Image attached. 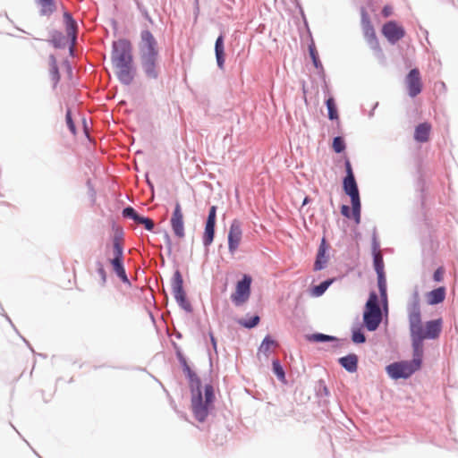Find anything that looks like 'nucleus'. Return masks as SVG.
Masks as SVG:
<instances>
[{
    "instance_id": "f257e3e1",
    "label": "nucleus",
    "mask_w": 458,
    "mask_h": 458,
    "mask_svg": "<svg viewBox=\"0 0 458 458\" xmlns=\"http://www.w3.org/2000/svg\"><path fill=\"white\" fill-rule=\"evenodd\" d=\"M409 332L411 350L425 354L424 341L437 340L443 331L441 317L422 321L420 297L418 285H415L407 304Z\"/></svg>"
},
{
    "instance_id": "f03ea898",
    "label": "nucleus",
    "mask_w": 458,
    "mask_h": 458,
    "mask_svg": "<svg viewBox=\"0 0 458 458\" xmlns=\"http://www.w3.org/2000/svg\"><path fill=\"white\" fill-rule=\"evenodd\" d=\"M111 61L116 69L115 75L119 82L124 86L131 85L135 79L137 68L130 39L123 38L113 41Z\"/></svg>"
},
{
    "instance_id": "7ed1b4c3",
    "label": "nucleus",
    "mask_w": 458,
    "mask_h": 458,
    "mask_svg": "<svg viewBox=\"0 0 458 458\" xmlns=\"http://www.w3.org/2000/svg\"><path fill=\"white\" fill-rule=\"evenodd\" d=\"M368 332H376L381 324L384 325V331L388 335V306L380 304L378 295L374 290L369 293V298L363 307L362 321L360 322Z\"/></svg>"
},
{
    "instance_id": "20e7f679",
    "label": "nucleus",
    "mask_w": 458,
    "mask_h": 458,
    "mask_svg": "<svg viewBox=\"0 0 458 458\" xmlns=\"http://www.w3.org/2000/svg\"><path fill=\"white\" fill-rule=\"evenodd\" d=\"M424 364V355L411 350V358L390 362L385 367L388 377L394 381L407 380L420 371Z\"/></svg>"
},
{
    "instance_id": "39448f33",
    "label": "nucleus",
    "mask_w": 458,
    "mask_h": 458,
    "mask_svg": "<svg viewBox=\"0 0 458 458\" xmlns=\"http://www.w3.org/2000/svg\"><path fill=\"white\" fill-rule=\"evenodd\" d=\"M179 364L189 384L193 417L200 422V376L195 371L188 358L180 361Z\"/></svg>"
},
{
    "instance_id": "423d86ee",
    "label": "nucleus",
    "mask_w": 458,
    "mask_h": 458,
    "mask_svg": "<svg viewBox=\"0 0 458 458\" xmlns=\"http://www.w3.org/2000/svg\"><path fill=\"white\" fill-rule=\"evenodd\" d=\"M344 175L342 178V190L350 198L351 203L361 201L359 185L352 162L348 156L344 157Z\"/></svg>"
},
{
    "instance_id": "0eeeda50",
    "label": "nucleus",
    "mask_w": 458,
    "mask_h": 458,
    "mask_svg": "<svg viewBox=\"0 0 458 458\" xmlns=\"http://www.w3.org/2000/svg\"><path fill=\"white\" fill-rule=\"evenodd\" d=\"M360 22L363 29L364 36L367 38L368 44L370 48L375 52L376 55L379 59H385L384 52L380 47L378 38L375 28L372 24L370 16L367 12L365 6L360 7Z\"/></svg>"
},
{
    "instance_id": "6e6552de",
    "label": "nucleus",
    "mask_w": 458,
    "mask_h": 458,
    "mask_svg": "<svg viewBox=\"0 0 458 458\" xmlns=\"http://www.w3.org/2000/svg\"><path fill=\"white\" fill-rule=\"evenodd\" d=\"M183 284L182 275L179 269H176L171 278L172 293L178 306L185 312L191 313L193 311V308L187 297Z\"/></svg>"
},
{
    "instance_id": "1a4fd4ad",
    "label": "nucleus",
    "mask_w": 458,
    "mask_h": 458,
    "mask_svg": "<svg viewBox=\"0 0 458 458\" xmlns=\"http://www.w3.org/2000/svg\"><path fill=\"white\" fill-rule=\"evenodd\" d=\"M216 392L220 393L219 389L216 390L212 383L208 382L202 385V403H201V420L202 423L210 415H215Z\"/></svg>"
},
{
    "instance_id": "9d476101",
    "label": "nucleus",
    "mask_w": 458,
    "mask_h": 458,
    "mask_svg": "<svg viewBox=\"0 0 458 458\" xmlns=\"http://www.w3.org/2000/svg\"><path fill=\"white\" fill-rule=\"evenodd\" d=\"M304 339L312 344H330L331 349L335 352L349 343L347 338H340L335 335H327L321 332H313L305 334Z\"/></svg>"
},
{
    "instance_id": "9b49d317",
    "label": "nucleus",
    "mask_w": 458,
    "mask_h": 458,
    "mask_svg": "<svg viewBox=\"0 0 458 458\" xmlns=\"http://www.w3.org/2000/svg\"><path fill=\"white\" fill-rule=\"evenodd\" d=\"M381 34L391 46H394L405 37L406 30L399 21L389 20L383 24Z\"/></svg>"
},
{
    "instance_id": "f8f14e48",
    "label": "nucleus",
    "mask_w": 458,
    "mask_h": 458,
    "mask_svg": "<svg viewBox=\"0 0 458 458\" xmlns=\"http://www.w3.org/2000/svg\"><path fill=\"white\" fill-rule=\"evenodd\" d=\"M140 68L148 80L157 81L160 76L159 55H140Z\"/></svg>"
},
{
    "instance_id": "ddd939ff",
    "label": "nucleus",
    "mask_w": 458,
    "mask_h": 458,
    "mask_svg": "<svg viewBox=\"0 0 458 458\" xmlns=\"http://www.w3.org/2000/svg\"><path fill=\"white\" fill-rule=\"evenodd\" d=\"M330 250L331 246L326 235L324 234L320 239L319 244L315 254V259L312 267L313 271L318 272L327 267L331 258Z\"/></svg>"
},
{
    "instance_id": "4468645a",
    "label": "nucleus",
    "mask_w": 458,
    "mask_h": 458,
    "mask_svg": "<svg viewBox=\"0 0 458 458\" xmlns=\"http://www.w3.org/2000/svg\"><path fill=\"white\" fill-rule=\"evenodd\" d=\"M216 212L217 206H211L205 220L204 231L202 232V244L206 249L213 243L216 236Z\"/></svg>"
},
{
    "instance_id": "2eb2a0df",
    "label": "nucleus",
    "mask_w": 458,
    "mask_h": 458,
    "mask_svg": "<svg viewBox=\"0 0 458 458\" xmlns=\"http://www.w3.org/2000/svg\"><path fill=\"white\" fill-rule=\"evenodd\" d=\"M406 93L411 98L419 96L423 90V82L419 68L411 69L404 78Z\"/></svg>"
},
{
    "instance_id": "dca6fc26",
    "label": "nucleus",
    "mask_w": 458,
    "mask_h": 458,
    "mask_svg": "<svg viewBox=\"0 0 458 458\" xmlns=\"http://www.w3.org/2000/svg\"><path fill=\"white\" fill-rule=\"evenodd\" d=\"M138 47L140 55H159L157 40L148 29L140 31V40Z\"/></svg>"
},
{
    "instance_id": "f3484780",
    "label": "nucleus",
    "mask_w": 458,
    "mask_h": 458,
    "mask_svg": "<svg viewBox=\"0 0 458 458\" xmlns=\"http://www.w3.org/2000/svg\"><path fill=\"white\" fill-rule=\"evenodd\" d=\"M242 238V223L239 219L234 218L232 220L228 233H227V244L228 251L231 255H234L237 251L241 241Z\"/></svg>"
},
{
    "instance_id": "a211bd4d",
    "label": "nucleus",
    "mask_w": 458,
    "mask_h": 458,
    "mask_svg": "<svg viewBox=\"0 0 458 458\" xmlns=\"http://www.w3.org/2000/svg\"><path fill=\"white\" fill-rule=\"evenodd\" d=\"M170 223L174 235L178 238H182L185 234L184 222L182 208L178 201L174 205Z\"/></svg>"
},
{
    "instance_id": "6ab92c4d",
    "label": "nucleus",
    "mask_w": 458,
    "mask_h": 458,
    "mask_svg": "<svg viewBox=\"0 0 458 458\" xmlns=\"http://www.w3.org/2000/svg\"><path fill=\"white\" fill-rule=\"evenodd\" d=\"M225 35L223 31L219 33L217 36L215 46H214V53H215V58L217 69L219 71L224 72L225 69Z\"/></svg>"
},
{
    "instance_id": "aec40b11",
    "label": "nucleus",
    "mask_w": 458,
    "mask_h": 458,
    "mask_svg": "<svg viewBox=\"0 0 458 458\" xmlns=\"http://www.w3.org/2000/svg\"><path fill=\"white\" fill-rule=\"evenodd\" d=\"M344 276V275H341L337 276L327 277L317 284H311L308 289L309 294L314 298L321 297L334 283L342 280Z\"/></svg>"
},
{
    "instance_id": "412c9836",
    "label": "nucleus",
    "mask_w": 458,
    "mask_h": 458,
    "mask_svg": "<svg viewBox=\"0 0 458 458\" xmlns=\"http://www.w3.org/2000/svg\"><path fill=\"white\" fill-rule=\"evenodd\" d=\"M361 201L351 203V208L346 204L340 206L341 215L347 218L352 219L356 225L361 222Z\"/></svg>"
},
{
    "instance_id": "4be33fe9",
    "label": "nucleus",
    "mask_w": 458,
    "mask_h": 458,
    "mask_svg": "<svg viewBox=\"0 0 458 458\" xmlns=\"http://www.w3.org/2000/svg\"><path fill=\"white\" fill-rule=\"evenodd\" d=\"M360 358L355 352H348L336 360L337 364L350 374L356 373L359 369Z\"/></svg>"
},
{
    "instance_id": "5701e85b",
    "label": "nucleus",
    "mask_w": 458,
    "mask_h": 458,
    "mask_svg": "<svg viewBox=\"0 0 458 458\" xmlns=\"http://www.w3.org/2000/svg\"><path fill=\"white\" fill-rule=\"evenodd\" d=\"M431 130L432 126L429 122L425 121L419 123L414 127L413 140L417 143H425L428 141Z\"/></svg>"
},
{
    "instance_id": "b1692460",
    "label": "nucleus",
    "mask_w": 458,
    "mask_h": 458,
    "mask_svg": "<svg viewBox=\"0 0 458 458\" xmlns=\"http://www.w3.org/2000/svg\"><path fill=\"white\" fill-rule=\"evenodd\" d=\"M418 177L416 180V191L418 192V199L420 203L421 209L426 208V200H427V183L425 180L424 174L421 168L419 166L417 169Z\"/></svg>"
},
{
    "instance_id": "393cba45",
    "label": "nucleus",
    "mask_w": 458,
    "mask_h": 458,
    "mask_svg": "<svg viewBox=\"0 0 458 458\" xmlns=\"http://www.w3.org/2000/svg\"><path fill=\"white\" fill-rule=\"evenodd\" d=\"M446 297L445 286H438L426 293V302L429 306H437L442 303Z\"/></svg>"
},
{
    "instance_id": "a878e982",
    "label": "nucleus",
    "mask_w": 458,
    "mask_h": 458,
    "mask_svg": "<svg viewBox=\"0 0 458 458\" xmlns=\"http://www.w3.org/2000/svg\"><path fill=\"white\" fill-rule=\"evenodd\" d=\"M365 327L356 318V321L352 324L350 332V339L355 345L364 344L367 342V336L365 335Z\"/></svg>"
},
{
    "instance_id": "bb28decb",
    "label": "nucleus",
    "mask_w": 458,
    "mask_h": 458,
    "mask_svg": "<svg viewBox=\"0 0 458 458\" xmlns=\"http://www.w3.org/2000/svg\"><path fill=\"white\" fill-rule=\"evenodd\" d=\"M324 105L327 107V118L332 122L336 123V126L338 130L341 128V121L338 106L334 96H328V98H324Z\"/></svg>"
},
{
    "instance_id": "cd10ccee",
    "label": "nucleus",
    "mask_w": 458,
    "mask_h": 458,
    "mask_svg": "<svg viewBox=\"0 0 458 458\" xmlns=\"http://www.w3.org/2000/svg\"><path fill=\"white\" fill-rule=\"evenodd\" d=\"M252 282H253V278L250 274H248V273L242 274L241 278H239L235 282L233 292L250 296Z\"/></svg>"
},
{
    "instance_id": "c85d7f7f",
    "label": "nucleus",
    "mask_w": 458,
    "mask_h": 458,
    "mask_svg": "<svg viewBox=\"0 0 458 458\" xmlns=\"http://www.w3.org/2000/svg\"><path fill=\"white\" fill-rule=\"evenodd\" d=\"M252 282H253V278L250 274H248V273L242 274L241 278H239L235 282L233 292L250 296Z\"/></svg>"
},
{
    "instance_id": "c756f323",
    "label": "nucleus",
    "mask_w": 458,
    "mask_h": 458,
    "mask_svg": "<svg viewBox=\"0 0 458 458\" xmlns=\"http://www.w3.org/2000/svg\"><path fill=\"white\" fill-rule=\"evenodd\" d=\"M109 263L112 267L113 272L124 284L131 286V283L127 276L124 259H109Z\"/></svg>"
},
{
    "instance_id": "7c9ffc66",
    "label": "nucleus",
    "mask_w": 458,
    "mask_h": 458,
    "mask_svg": "<svg viewBox=\"0 0 458 458\" xmlns=\"http://www.w3.org/2000/svg\"><path fill=\"white\" fill-rule=\"evenodd\" d=\"M307 34L309 37L308 51H309L310 58L311 63L315 69L320 68L321 66H323V64L320 60L318 52L317 50L316 44H315L310 29L307 30Z\"/></svg>"
},
{
    "instance_id": "2f4dec72",
    "label": "nucleus",
    "mask_w": 458,
    "mask_h": 458,
    "mask_svg": "<svg viewBox=\"0 0 458 458\" xmlns=\"http://www.w3.org/2000/svg\"><path fill=\"white\" fill-rule=\"evenodd\" d=\"M237 324L242 327L250 330L256 328L260 323V317L257 313H246V315L242 318H240L236 320Z\"/></svg>"
},
{
    "instance_id": "473e14b6",
    "label": "nucleus",
    "mask_w": 458,
    "mask_h": 458,
    "mask_svg": "<svg viewBox=\"0 0 458 458\" xmlns=\"http://www.w3.org/2000/svg\"><path fill=\"white\" fill-rule=\"evenodd\" d=\"M48 59H49V76H50L51 81L53 82V89H55L61 80L59 66H58L55 55L54 54H50Z\"/></svg>"
},
{
    "instance_id": "72a5a7b5",
    "label": "nucleus",
    "mask_w": 458,
    "mask_h": 458,
    "mask_svg": "<svg viewBox=\"0 0 458 458\" xmlns=\"http://www.w3.org/2000/svg\"><path fill=\"white\" fill-rule=\"evenodd\" d=\"M66 38L64 33L58 30L50 31L49 44L55 49H64L66 47Z\"/></svg>"
},
{
    "instance_id": "f704fd0d",
    "label": "nucleus",
    "mask_w": 458,
    "mask_h": 458,
    "mask_svg": "<svg viewBox=\"0 0 458 458\" xmlns=\"http://www.w3.org/2000/svg\"><path fill=\"white\" fill-rule=\"evenodd\" d=\"M271 370L279 382L285 386L288 385L284 367L279 360L272 359Z\"/></svg>"
},
{
    "instance_id": "c9c22d12",
    "label": "nucleus",
    "mask_w": 458,
    "mask_h": 458,
    "mask_svg": "<svg viewBox=\"0 0 458 458\" xmlns=\"http://www.w3.org/2000/svg\"><path fill=\"white\" fill-rule=\"evenodd\" d=\"M276 344V339L270 335L267 334L258 347V353H263L268 357L271 353V348Z\"/></svg>"
},
{
    "instance_id": "e433bc0d",
    "label": "nucleus",
    "mask_w": 458,
    "mask_h": 458,
    "mask_svg": "<svg viewBox=\"0 0 458 458\" xmlns=\"http://www.w3.org/2000/svg\"><path fill=\"white\" fill-rule=\"evenodd\" d=\"M377 288L381 298V303L388 306L386 275L377 276Z\"/></svg>"
},
{
    "instance_id": "4c0bfd02",
    "label": "nucleus",
    "mask_w": 458,
    "mask_h": 458,
    "mask_svg": "<svg viewBox=\"0 0 458 458\" xmlns=\"http://www.w3.org/2000/svg\"><path fill=\"white\" fill-rule=\"evenodd\" d=\"M331 148L335 154H344V157L347 156L345 154L347 144L344 135H336L333 137Z\"/></svg>"
},
{
    "instance_id": "58836bf2",
    "label": "nucleus",
    "mask_w": 458,
    "mask_h": 458,
    "mask_svg": "<svg viewBox=\"0 0 458 458\" xmlns=\"http://www.w3.org/2000/svg\"><path fill=\"white\" fill-rule=\"evenodd\" d=\"M36 3L41 7L39 11L41 16H50L56 10L55 0H36Z\"/></svg>"
},
{
    "instance_id": "ea45409f",
    "label": "nucleus",
    "mask_w": 458,
    "mask_h": 458,
    "mask_svg": "<svg viewBox=\"0 0 458 458\" xmlns=\"http://www.w3.org/2000/svg\"><path fill=\"white\" fill-rule=\"evenodd\" d=\"M63 19L66 33L78 30L77 21L73 18L72 14L69 11L64 12Z\"/></svg>"
},
{
    "instance_id": "a19ab883",
    "label": "nucleus",
    "mask_w": 458,
    "mask_h": 458,
    "mask_svg": "<svg viewBox=\"0 0 458 458\" xmlns=\"http://www.w3.org/2000/svg\"><path fill=\"white\" fill-rule=\"evenodd\" d=\"M314 391H315V394L318 398H322V397H328L330 396V390L325 381V379L323 378H320L318 379L316 384H315V386H314Z\"/></svg>"
},
{
    "instance_id": "79ce46f5",
    "label": "nucleus",
    "mask_w": 458,
    "mask_h": 458,
    "mask_svg": "<svg viewBox=\"0 0 458 458\" xmlns=\"http://www.w3.org/2000/svg\"><path fill=\"white\" fill-rule=\"evenodd\" d=\"M380 250V241L377 235V227L374 226L371 233V243H370V251L371 256H377L379 254Z\"/></svg>"
},
{
    "instance_id": "37998d69",
    "label": "nucleus",
    "mask_w": 458,
    "mask_h": 458,
    "mask_svg": "<svg viewBox=\"0 0 458 458\" xmlns=\"http://www.w3.org/2000/svg\"><path fill=\"white\" fill-rule=\"evenodd\" d=\"M372 257V266L373 269L376 272L377 276L385 275V263L383 257L381 255L371 256Z\"/></svg>"
},
{
    "instance_id": "c03bdc74",
    "label": "nucleus",
    "mask_w": 458,
    "mask_h": 458,
    "mask_svg": "<svg viewBox=\"0 0 458 458\" xmlns=\"http://www.w3.org/2000/svg\"><path fill=\"white\" fill-rule=\"evenodd\" d=\"M122 216L124 218L131 219L135 223H138L141 214H140L133 207L126 206L122 210Z\"/></svg>"
},
{
    "instance_id": "a18cd8bd",
    "label": "nucleus",
    "mask_w": 458,
    "mask_h": 458,
    "mask_svg": "<svg viewBox=\"0 0 458 458\" xmlns=\"http://www.w3.org/2000/svg\"><path fill=\"white\" fill-rule=\"evenodd\" d=\"M250 296L235 292H233L230 296V300L235 307H242L250 300Z\"/></svg>"
},
{
    "instance_id": "49530a36",
    "label": "nucleus",
    "mask_w": 458,
    "mask_h": 458,
    "mask_svg": "<svg viewBox=\"0 0 458 458\" xmlns=\"http://www.w3.org/2000/svg\"><path fill=\"white\" fill-rule=\"evenodd\" d=\"M113 258L111 259H124V247L122 242H112Z\"/></svg>"
},
{
    "instance_id": "de8ad7c7",
    "label": "nucleus",
    "mask_w": 458,
    "mask_h": 458,
    "mask_svg": "<svg viewBox=\"0 0 458 458\" xmlns=\"http://www.w3.org/2000/svg\"><path fill=\"white\" fill-rule=\"evenodd\" d=\"M65 123L68 130L72 135L77 134V127L72 118V113L70 107H67L65 112Z\"/></svg>"
},
{
    "instance_id": "09e8293b",
    "label": "nucleus",
    "mask_w": 458,
    "mask_h": 458,
    "mask_svg": "<svg viewBox=\"0 0 458 458\" xmlns=\"http://www.w3.org/2000/svg\"><path fill=\"white\" fill-rule=\"evenodd\" d=\"M96 271L100 276V285L105 286L107 281V274L103 262L99 259L96 261Z\"/></svg>"
},
{
    "instance_id": "8fccbe9b",
    "label": "nucleus",
    "mask_w": 458,
    "mask_h": 458,
    "mask_svg": "<svg viewBox=\"0 0 458 458\" xmlns=\"http://www.w3.org/2000/svg\"><path fill=\"white\" fill-rule=\"evenodd\" d=\"M137 224L143 225L144 229L148 232L156 233L155 224L148 216L141 215Z\"/></svg>"
},
{
    "instance_id": "3c124183",
    "label": "nucleus",
    "mask_w": 458,
    "mask_h": 458,
    "mask_svg": "<svg viewBox=\"0 0 458 458\" xmlns=\"http://www.w3.org/2000/svg\"><path fill=\"white\" fill-rule=\"evenodd\" d=\"M112 231L114 235L112 237V242H121L124 236V232L122 226L118 225L114 221L112 222Z\"/></svg>"
},
{
    "instance_id": "603ef678",
    "label": "nucleus",
    "mask_w": 458,
    "mask_h": 458,
    "mask_svg": "<svg viewBox=\"0 0 458 458\" xmlns=\"http://www.w3.org/2000/svg\"><path fill=\"white\" fill-rule=\"evenodd\" d=\"M291 2L294 4L295 8L298 10V13L302 20L303 25L306 28V30L310 29L309 22L304 12V9L302 7V4L300 0H291Z\"/></svg>"
},
{
    "instance_id": "864d4df0",
    "label": "nucleus",
    "mask_w": 458,
    "mask_h": 458,
    "mask_svg": "<svg viewBox=\"0 0 458 458\" xmlns=\"http://www.w3.org/2000/svg\"><path fill=\"white\" fill-rule=\"evenodd\" d=\"M135 4L137 6V9L140 11V13L145 18V20H147L149 23L153 24V20H152L151 16L149 15L147 8L143 5V4L140 0H135Z\"/></svg>"
},
{
    "instance_id": "5fc2aeb1",
    "label": "nucleus",
    "mask_w": 458,
    "mask_h": 458,
    "mask_svg": "<svg viewBox=\"0 0 458 458\" xmlns=\"http://www.w3.org/2000/svg\"><path fill=\"white\" fill-rule=\"evenodd\" d=\"M445 268L438 267L432 274V281L435 283H441L444 280Z\"/></svg>"
},
{
    "instance_id": "6e6d98bb",
    "label": "nucleus",
    "mask_w": 458,
    "mask_h": 458,
    "mask_svg": "<svg viewBox=\"0 0 458 458\" xmlns=\"http://www.w3.org/2000/svg\"><path fill=\"white\" fill-rule=\"evenodd\" d=\"M171 344L174 350V353H175L178 362L187 359V357L183 354L182 348L178 345L177 343H175L174 341H172Z\"/></svg>"
},
{
    "instance_id": "4d7b16f0",
    "label": "nucleus",
    "mask_w": 458,
    "mask_h": 458,
    "mask_svg": "<svg viewBox=\"0 0 458 458\" xmlns=\"http://www.w3.org/2000/svg\"><path fill=\"white\" fill-rule=\"evenodd\" d=\"M62 65L65 70V72L67 73L68 77L71 79L73 76V68L72 65V63L68 58H65L62 62Z\"/></svg>"
},
{
    "instance_id": "13d9d810",
    "label": "nucleus",
    "mask_w": 458,
    "mask_h": 458,
    "mask_svg": "<svg viewBox=\"0 0 458 458\" xmlns=\"http://www.w3.org/2000/svg\"><path fill=\"white\" fill-rule=\"evenodd\" d=\"M66 46L68 47H74L75 43L77 41V31L74 32H67L66 36Z\"/></svg>"
},
{
    "instance_id": "bf43d9fd",
    "label": "nucleus",
    "mask_w": 458,
    "mask_h": 458,
    "mask_svg": "<svg viewBox=\"0 0 458 458\" xmlns=\"http://www.w3.org/2000/svg\"><path fill=\"white\" fill-rule=\"evenodd\" d=\"M164 240L167 250V255L170 256L172 253V239L166 231H164Z\"/></svg>"
},
{
    "instance_id": "052dcab7",
    "label": "nucleus",
    "mask_w": 458,
    "mask_h": 458,
    "mask_svg": "<svg viewBox=\"0 0 458 458\" xmlns=\"http://www.w3.org/2000/svg\"><path fill=\"white\" fill-rule=\"evenodd\" d=\"M170 404L171 406L173 407V409L174 410V411L177 413V415L182 419V420H187L189 421V419H188V416L186 414L185 411H181V410H178L173 400H171L170 402Z\"/></svg>"
},
{
    "instance_id": "680f3d73",
    "label": "nucleus",
    "mask_w": 458,
    "mask_h": 458,
    "mask_svg": "<svg viewBox=\"0 0 458 458\" xmlns=\"http://www.w3.org/2000/svg\"><path fill=\"white\" fill-rule=\"evenodd\" d=\"M321 87H322V91L324 93L325 98H328V96H333V94L331 93V90H330L329 82L327 80L322 81Z\"/></svg>"
},
{
    "instance_id": "e2e57ef3",
    "label": "nucleus",
    "mask_w": 458,
    "mask_h": 458,
    "mask_svg": "<svg viewBox=\"0 0 458 458\" xmlns=\"http://www.w3.org/2000/svg\"><path fill=\"white\" fill-rule=\"evenodd\" d=\"M209 339L215 353L217 354V340L211 332L209 333Z\"/></svg>"
},
{
    "instance_id": "0e129e2a",
    "label": "nucleus",
    "mask_w": 458,
    "mask_h": 458,
    "mask_svg": "<svg viewBox=\"0 0 458 458\" xmlns=\"http://www.w3.org/2000/svg\"><path fill=\"white\" fill-rule=\"evenodd\" d=\"M316 70H317V73L321 81L327 80V74H326L324 66H321L320 68H316Z\"/></svg>"
},
{
    "instance_id": "69168bd1",
    "label": "nucleus",
    "mask_w": 458,
    "mask_h": 458,
    "mask_svg": "<svg viewBox=\"0 0 458 458\" xmlns=\"http://www.w3.org/2000/svg\"><path fill=\"white\" fill-rule=\"evenodd\" d=\"M194 4H195V6H194V23L196 24L197 21H198L199 13V0H194Z\"/></svg>"
},
{
    "instance_id": "338daca9",
    "label": "nucleus",
    "mask_w": 458,
    "mask_h": 458,
    "mask_svg": "<svg viewBox=\"0 0 458 458\" xmlns=\"http://www.w3.org/2000/svg\"><path fill=\"white\" fill-rule=\"evenodd\" d=\"M383 12L386 16H390L394 13V9L390 4H386L383 7Z\"/></svg>"
},
{
    "instance_id": "774afa93",
    "label": "nucleus",
    "mask_w": 458,
    "mask_h": 458,
    "mask_svg": "<svg viewBox=\"0 0 458 458\" xmlns=\"http://www.w3.org/2000/svg\"><path fill=\"white\" fill-rule=\"evenodd\" d=\"M378 106H379V103L377 101L373 104L371 109L368 113L369 118L374 117L375 110L377 108Z\"/></svg>"
}]
</instances>
